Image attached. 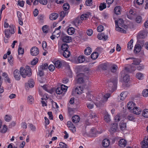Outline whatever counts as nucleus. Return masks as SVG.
I'll return each instance as SVG.
<instances>
[{"label":"nucleus","instance_id":"f257e3e1","mask_svg":"<svg viewBox=\"0 0 148 148\" xmlns=\"http://www.w3.org/2000/svg\"><path fill=\"white\" fill-rule=\"evenodd\" d=\"M20 73L18 70L16 69L14 72V77L16 80H19L20 79V75L23 78L26 77V76H30L32 75L31 69L28 66H27L25 69L23 67H21L20 69Z\"/></svg>","mask_w":148,"mask_h":148},{"label":"nucleus","instance_id":"f03ea898","mask_svg":"<svg viewBox=\"0 0 148 148\" xmlns=\"http://www.w3.org/2000/svg\"><path fill=\"white\" fill-rule=\"evenodd\" d=\"M116 30L120 32L125 34L126 32V29L128 26L123 24L124 21L121 18H119L118 21H115Z\"/></svg>","mask_w":148,"mask_h":148},{"label":"nucleus","instance_id":"7ed1b4c3","mask_svg":"<svg viewBox=\"0 0 148 148\" xmlns=\"http://www.w3.org/2000/svg\"><path fill=\"white\" fill-rule=\"evenodd\" d=\"M129 72H130V70L129 68L125 67V69L121 72V77L124 82H127L129 81V76L127 73Z\"/></svg>","mask_w":148,"mask_h":148},{"label":"nucleus","instance_id":"20e7f679","mask_svg":"<svg viewBox=\"0 0 148 148\" xmlns=\"http://www.w3.org/2000/svg\"><path fill=\"white\" fill-rule=\"evenodd\" d=\"M110 94L106 93L103 96L101 99L100 101H97L96 102V105L98 107H100L102 105V103L106 102L108 98L110 97Z\"/></svg>","mask_w":148,"mask_h":148},{"label":"nucleus","instance_id":"39448f33","mask_svg":"<svg viewBox=\"0 0 148 148\" xmlns=\"http://www.w3.org/2000/svg\"><path fill=\"white\" fill-rule=\"evenodd\" d=\"M118 75H116V76L113 79L112 81V93L115 91L117 89V82Z\"/></svg>","mask_w":148,"mask_h":148},{"label":"nucleus","instance_id":"423d86ee","mask_svg":"<svg viewBox=\"0 0 148 148\" xmlns=\"http://www.w3.org/2000/svg\"><path fill=\"white\" fill-rule=\"evenodd\" d=\"M31 55L33 56L37 55L39 53V50L38 48L36 47H34L31 48L30 51Z\"/></svg>","mask_w":148,"mask_h":148},{"label":"nucleus","instance_id":"0eeeda50","mask_svg":"<svg viewBox=\"0 0 148 148\" xmlns=\"http://www.w3.org/2000/svg\"><path fill=\"white\" fill-rule=\"evenodd\" d=\"M147 36V33L146 30H144L140 32L137 36L138 39L144 38Z\"/></svg>","mask_w":148,"mask_h":148},{"label":"nucleus","instance_id":"6e6552de","mask_svg":"<svg viewBox=\"0 0 148 148\" xmlns=\"http://www.w3.org/2000/svg\"><path fill=\"white\" fill-rule=\"evenodd\" d=\"M84 76L83 74H78L77 76V82L78 84L83 83L84 82Z\"/></svg>","mask_w":148,"mask_h":148},{"label":"nucleus","instance_id":"1a4fd4ad","mask_svg":"<svg viewBox=\"0 0 148 148\" xmlns=\"http://www.w3.org/2000/svg\"><path fill=\"white\" fill-rule=\"evenodd\" d=\"M142 148H147L148 147V136L145 137L142 142Z\"/></svg>","mask_w":148,"mask_h":148},{"label":"nucleus","instance_id":"9d476101","mask_svg":"<svg viewBox=\"0 0 148 148\" xmlns=\"http://www.w3.org/2000/svg\"><path fill=\"white\" fill-rule=\"evenodd\" d=\"M110 66V64L108 62H106L100 64L99 67L103 70H107Z\"/></svg>","mask_w":148,"mask_h":148},{"label":"nucleus","instance_id":"9b49d317","mask_svg":"<svg viewBox=\"0 0 148 148\" xmlns=\"http://www.w3.org/2000/svg\"><path fill=\"white\" fill-rule=\"evenodd\" d=\"M67 124L68 127L74 133L76 131L75 127L71 122L68 121L67 122Z\"/></svg>","mask_w":148,"mask_h":148},{"label":"nucleus","instance_id":"f8f14e48","mask_svg":"<svg viewBox=\"0 0 148 148\" xmlns=\"http://www.w3.org/2000/svg\"><path fill=\"white\" fill-rule=\"evenodd\" d=\"M34 82L33 80L32 79H30L28 81V83L25 84V87L26 88H28V86L30 88H32L34 86Z\"/></svg>","mask_w":148,"mask_h":148},{"label":"nucleus","instance_id":"ddd939ff","mask_svg":"<svg viewBox=\"0 0 148 148\" xmlns=\"http://www.w3.org/2000/svg\"><path fill=\"white\" fill-rule=\"evenodd\" d=\"M114 13L116 15L120 14L121 12V6H116L114 8Z\"/></svg>","mask_w":148,"mask_h":148},{"label":"nucleus","instance_id":"4468645a","mask_svg":"<svg viewBox=\"0 0 148 148\" xmlns=\"http://www.w3.org/2000/svg\"><path fill=\"white\" fill-rule=\"evenodd\" d=\"M110 144V140L107 139L105 138L103 139L102 143V146L105 147H108Z\"/></svg>","mask_w":148,"mask_h":148},{"label":"nucleus","instance_id":"2eb2a0df","mask_svg":"<svg viewBox=\"0 0 148 148\" xmlns=\"http://www.w3.org/2000/svg\"><path fill=\"white\" fill-rule=\"evenodd\" d=\"M127 92H122L120 95V96L118 97L119 101H123L127 96Z\"/></svg>","mask_w":148,"mask_h":148},{"label":"nucleus","instance_id":"dca6fc26","mask_svg":"<svg viewBox=\"0 0 148 148\" xmlns=\"http://www.w3.org/2000/svg\"><path fill=\"white\" fill-rule=\"evenodd\" d=\"M97 38L99 40H106L108 38L107 36H106L103 33H99L97 35Z\"/></svg>","mask_w":148,"mask_h":148},{"label":"nucleus","instance_id":"f3484780","mask_svg":"<svg viewBox=\"0 0 148 148\" xmlns=\"http://www.w3.org/2000/svg\"><path fill=\"white\" fill-rule=\"evenodd\" d=\"M135 103L132 101L129 102L127 104V107L128 109L132 110L135 107Z\"/></svg>","mask_w":148,"mask_h":148},{"label":"nucleus","instance_id":"a211bd4d","mask_svg":"<svg viewBox=\"0 0 148 148\" xmlns=\"http://www.w3.org/2000/svg\"><path fill=\"white\" fill-rule=\"evenodd\" d=\"M62 40L63 42L69 43L71 41V38L68 36H64L62 38Z\"/></svg>","mask_w":148,"mask_h":148},{"label":"nucleus","instance_id":"6ab92c4d","mask_svg":"<svg viewBox=\"0 0 148 148\" xmlns=\"http://www.w3.org/2000/svg\"><path fill=\"white\" fill-rule=\"evenodd\" d=\"M141 49V46L140 45L136 44L134 47V51L135 53H138L140 51Z\"/></svg>","mask_w":148,"mask_h":148},{"label":"nucleus","instance_id":"aec40b11","mask_svg":"<svg viewBox=\"0 0 148 148\" xmlns=\"http://www.w3.org/2000/svg\"><path fill=\"white\" fill-rule=\"evenodd\" d=\"M119 144L121 147H124L126 145L127 142L125 139H122L119 141Z\"/></svg>","mask_w":148,"mask_h":148},{"label":"nucleus","instance_id":"412c9836","mask_svg":"<svg viewBox=\"0 0 148 148\" xmlns=\"http://www.w3.org/2000/svg\"><path fill=\"white\" fill-rule=\"evenodd\" d=\"M58 13H51L49 16V18L51 20L56 19L58 16Z\"/></svg>","mask_w":148,"mask_h":148},{"label":"nucleus","instance_id":"4be33fe9","mask_svg":"<svg viewBox=\"0 0 148 148\" xmlns=\"http://www.w3.org/2000/svg\"><path fill=\"white\" fill-rule=\"evenodd\" d=\"M72 120L74 123H78L80 120L79 117L77 115H74L72 117Z\"/></svg>","mask_w":148,"mask_h":148},{"label":"nucleus","instance_id":"5701e85b","mask_svg":"<svg viewBox=\"0 0 148 148\" xmlns=\"http://www.w3.org/2000/svg\"><path fill=\"white\" fill-rule=\"evenodd\" d=\"M132 110L133 113L136 115H139L141 113V110L137 107H135Z\"/></svg>","mask_w":148,"mask_h":148},{"label":"nucleus","instance_id":"b1692460","mask_svg":"<svg viewBox=\"0 0 148 148\" xmlns=\"http://www.w3.org/2000/svg\"><path fill=\"white\" fill-rule=\"evenodd\" d=\"M62 54L64 58H67L70 56V53L69 50L65 51L62 52Z\"/></svg>","mask_w":148,"mask_h":148},{"label":"nucleus","instance_id":"393cba45","mask_svg":"<svg viewBox=\"0 0 148 148\" xmlns=\"http://www.w3.org/2000/svg\"><path fill=\"white\" fill-rule=\"evenodd\" d=\"M133 41L134 40L133 39H132L127 44V48L128 49L131 50L132 49L133 47Z\"/></svg>","mask_w":148,"mask_h":148},{"label":"nucleus","instance_id":"a878e982","mask_svg":"<svg viewBox=\"0 0 148 148\" xmlns=\"http://www.w3.org/2000/svg\"><path fill=\"white\" fill-rule=\"evenodd\" d=\"M83 90V89L81 86L77 87L75 89V92L77 94H80L82 93Z\"/></svg>","mask_w":148,"mask_h":148},{"label":"nucleus","instance_id":"bb28decb","mask_svg":"<svg viewBox=\"0 0 148 148\" xmlns=\"http://www.w3.org/2000/svg\"><path fill=\"white\" fill-rule=\"evenodd\" d=\"M92 52L91 48L90 47H87L84 50V53L86 55H90Z\"/></svg>","mask_w":148,"mask_h":148},{"label":"nucleus","instance_id":"cd10ccee","mask_svg":"<svg viewBox=\"0 0 148 148\" xmlns=\"http://www.w3.org/2000/svg\"><path fill=\"white\" fill-rule=\"evenodd\" d=\"M68 34L70 35L73 34L75 32V29L73 27H71L69 28L67 30Z\"/></svg>","mask_w":148,"mask_h":148},{"label":"nucleus","instance_id":"c85d7f7f","mask_svg":"<svg viewBox=\"0 0 148 148\" xmlns=\"http://www.w3.org/2000/svg\"><path fill=\"white\" fill-rule=\"evenodd\" d=\"M60 33L61 32L60 30H58L56 29L55 30L53 33V36H55L58 37L60 36Z\"/></svg>","mask_w":148,"mask_h":148},{"label":"nucleus","instance_id":"c756f323","mask_svg":"<svg viewBox=\"0 0 148 148\" xmlns=\"http://www.w3.org/2000/svg\"><path fill=\"white\" fill-rule=\"evenodd\" d=\"M118 125L117 123H113L112 126V130L113 132H116L118 129Z\"/></svg>","mask_w":148,"mask_h":148},{"label":"nucleus","instance_id":"7c9ffc66","mask_svg":"<svg viewBox=\"0 0 148 148\" xmlns=\"http://www.w3.org/2000/svg\"><path fill=\"white\" fill-rule=\"evenodd\" d=\"M61 47L62 52L68 50V49L69 48V47L68 45L66 44H63L62 45Z\"/></svg>","mask_w":148,"mask_h":148},{"label":"nucleus","instance_id":"2f4dec72","mask_svg":"<svg viewBox=\"0 0 148 148\" xmlns=\"http://www.w3.org/2000/svg\"><path fill=\"white\" fill-rule=\"evenodd\" d=\"M77 60L79 63H82L85 61V59L84 56H81L78 57Z\"/></svg>","mask_w":148,"mask_h":148},{"label":"nucleus","instance_id":"473e14b6","mask_svg":"<svg viewBox=\"0 0 148 148\" xmlns=\"http://www.w3.org/2000/svg\"><path fill=\"white\" fill-rule=\"evenodd\" d=\"M5 35L7 38L8 39L10 37L11 32L8 29H5L4 30Z\"/></svg>","mask_w":148,"mask_h":148},{"label":"nucleus","instance_id":"72a5a7b5","mask_svg":"<svg viewBox=\"0 0 148 148\" xmlns=\"http://www.w3.org/2000/svg\"><path fill=\"white\" fill-rule=\"evenodd\" d=\"M98 56V54L97 52L93 53L91 55V58L93 60H95L97 59Z\"/></svg>","mask_w":148,"mask_h":148},{"label":"nucleus","instance_id":"f704fd0d","mask_svg":"<svg viewBox=\"0 0 148 148\" xmlns=\"http://www.w3.org/2000/svg\"><path fill=\"white\" fill-rule=\"evenodd\" d=\"M121 119L120 114H118L114 118V120L116 123L119 122Z\"/></svg>","mask_w":148,"mask_h":148},{"label":"nucleus","instance_id":"c9c22d12","mask_svg":"<svg viewBox=\"0 0 148 148\" xmlns=\"http://www.w3.org/2000/svg\"><path fill=\"white\" fill-rule=\"evenodd\" d=\"M106 5L105 3H101L99 6V9L100 11L103 10L104 9L106 8Z\"/></svg>","mask_w":148,"mask_h":148},{"label":"nucleus","instance_id":"e433bc0d","mask_svg":"<svg viewBox=\"0 0 148 148\" xmlns=\"http://www.w3.org/2000/svg\"><path fill=\"white\" fill-rule=\"evenodd\" d=\"M140 62L141 61L139 59L134 58L133 60L132 64L135 65H138L140 64Z\"/></svg>","mask_w":148,"mask_h":148},{"label":"nucleus","instance_id":"4c0bfd02","mask_svg":"<svg viewBox=\"0 0 148 148\" xmlns=\"http://www.w3.org/2000/svg\"><path fill=\"white\" fill-rule=\"evenodd\" d=\"M118 67L115 64H113L112 65V73H115Z\"/></svg>","mask_w":148,"mask_h":148},{"label":"nucleus","instance_id":"58836bf2","mask_svg":"<svg viewBox=\"0 0 148 148\" xmlns=\"http://www.w3.org/2000/svg\"><path fill=\"white\" fill-rule=\"evenodd\" d=\"M136 77L139 79H142L143 78L144 76L142 73L139 72L136 74Z\"/></svg>","mask_w":148,"mask_h":148},{"label":"nucleus","instance_id":"ea45409f","mask_svg":"<svg viewBox=\"0 0 148 148\" xmlns=\"http://www.w3.org/2000/svg\"><path fill=\"white\" fill-rule=\"evenodd\" d=\"M68 12L67 11H62L60 14V16L61 18H63L64 16L67 15Z\"/></svg>","mask_w":148,"mask_h":148},{"label":"nucleus","instance_id":"a19ab883","mask_svg":"<svg viewBox=\"0 0 148 148\" xmlns=\"http://www.w3.org/2000/svg\"><path fill=\"white\" fill-rule=\"evenodd\" d=\"M27 101L29 103L32 104L34 101V99L32 96H29L27 98Z\"/></svg>","mask_w":148,"mask_h":148},{"label":"nucleus","instance_id":"79ce46f5","mask_svg":"<svg viewBox=\"0 0 148 148\" xmlns=\"http://www.w3.org/2000/svg\"><path fill=\"white\" fill-rule=\"evenodd\" d=\"M143 116L145 118H148V109L144 110L142 112Z\"/></svg>","mask_w":148,"mask_h":148},{"label":"nucleus","instance_id":"37998d69","mask_svg":"<svg viewBox=\"0 0 148 148\" xmlns=\"http://www.w3.org/2000/svg\"><path fill=\"white\" fill-rule=\"evenodd\" d=\"M54 65L56 68H60L62 66V63L60 61L57 60L55 62Z\"/></svg>","mask_w":148,"mask_h":148},{"label":"nucleus","instance_id":"c03bdc74","mask_svg":"<svg viewBox=\"0 0 148 148\" xmlns=\"http://www.w3.org/2000/svg\"><path fill=\"white\" fill-rule=\"evenodd\" d=\"M110 115H109L108 114H106L105 115L104 117V119L106 122L108 123L110 121Z\"/></svg>","mask_w":148,"mask_h":148},{"label":"nucleus","instance_id":"a18cd8bd","mask_svg":"<svg viewBox=\"0 0 148 148\" xmlns=\"http://www.w3.org/2000/svg\"><path fill=\"white\" fill-rule=\"evenodd\" d=\"M126 123L123 122H121L120 124V127L121 130L125 129L126 127Z\"/></svg>","mask_w":148,"mask_h":148},{"label":"nucleus","instance_id":"49530a36","mask_svg":"<svg viewBox=\"0 0 148 148\" xmlns=\"http://www.w3.org/2000/svg\"><path fill=\"white\" fill-rule=\"evenodd\" d=\"M142 94L144 97H148V89H146L144 90L142 92Z\"/></svg>","mask_w":148,"mask_h":148},{"label":"nucleus","instance_id":"de8ad7c7","mask_svg":"<svg viewBox=\"0 0 148 148\" xmlns=\"http://www.w3.org/2000/svg\"><path fill=\"white\" fill-rule=\"evenodd\" d=\"M62 87H58L56 90V92L57 94H60L63 92V90H62Z\"/></svg>","mask_w":148,"mask_h":148},{"label":"nucleus","instance_id":"09e8293b","mask_svg":"<svg viewBox=\"0 0 148 148\" xmlns=\"http://www.w3.org/2000/svg\"><path fill=\"white\" fill-rule=\"evenodd\" d=\"M63 7L64 10L65 11H66L69 8V5L68 3L64 4Z\"/></svg>","mask_w":148,"mask_h":148},{"label":"nucleus","instance_id":"8fccbe9b","mask_svg":"<svg viewBox=\"0 0 148 148\" xmlns=\"http://www.w3.org/2000/svg\"><path fill=\"white\" fill-rule=\"evenodd\" d=\"M89 15L87 14H82L80 18L81 20H86V18H88Z\"/></svg>","mask_w":148,"mask_h":148},{"label":"nucleus","instance_id":"3c124183","mask_svg":"<svg viewBox=\"0 0 148 148\" xmlns=\"http://www.w3.org/2000/svg\"><path fill=\"white\" fill-rule=\"evenodd\" d=\"M12 119V116L8 115H6L5 117V120L7 122H9Z\"/></svg>","mask_w":148,"mask_h":148},{"label":"nucleus","instance_id":"603ef678","mask_svg":"<svg viewBox=\"0 0 148 148\" xmlns=\"http://www.w3.org/2000/svg\"><path fill=\"white\" fill-rule=\"evenodd\" d=\"M38 59L37 58H35L31 62V64L32 65H35L38 63Z\"/></svg>","mask_w":148,"mask_h":148},{"label":"nucleus","instance_id":"864d4df0","mask_svg":"<svg viewBox=\"0 0 148 148\" xmlns=\"http://www.w3.org/2000/svg\"><path fill=\"white\" fill-rule=\"evenodd\" d=\"M86 97L89 101H91L93 99V97L92 95L88 93L87 94Z\"/></svg>","mask_w":148,"mask_h":148},{"label":"nucleus","instance_id":"5fc2aeb1","mask_svg":"<svg viewBox=\"0 0 148 148\" xmlns=\"http://www.w3.org/2000/svg\"><path fill=\"white\" fill-rule=\"evenodd\" d=\"M104 27L102 25L98 26L97 28V30L98 32H101L103 30Z\"/></svg>","mask_w":148,"mask_h":148},{"label":"nucleus","instance_id":"6e6d98bb","mask_svg":"<svg viewBox=\"0 0 148 148\" xmlns=\"http://www.w3.org/2000/svg\"><path fill=\"white\" fill-rule=\"evenodd\" d=\"M8 129L7 127L5 125H4L3 128L0 130V132L2 133H5Z\"/></svg>","mask_w":148,"mask_h":148},{"label":"nucleus","instance_id":"4d7b16f0","mask_svg":"<svg viewBox=\"0 0 148 148\" xmlns=\"http://www.w3.org/2000/svg\"><path fill=\"white\" fill-rule=\"evenodd\" d=\"M142 21V18L140 16H137L136 18V21L138 23H140Z\"/></svg>","mask_w":148,"mask_h":148},{"label":"nucleus","instance_id":"13d9d810","mask_svg":"<svg viewBox=\"0 0 148 148\" xmlns=\"http://www.w3.org/2000/svg\"><path fill=\"white\" fill-rule=\"evenodd\" d=\"M48 68V64L47 63H45L44 64H42L40 67V68L42 69H46Z\"/></svg>","mask_w":148,"mask_h":148},{"label":"nucleus","instance_id":"bf43d9fd","mask_svg":"<svg viewBox=\"0 0 148 148\" xmlns=\"http://www.w3.org/2000/svg\"><path fill=\"white\" fill-rule=\"evenodd\" d=\"M59 145L60 147L61 148H68L67 145L63 142H60Z\"/></svg>","mask_w":148,"mask_h":148},{"label":"nucleus","instance_id":"052dcab7","mask_svg":"<svg viewBox=\"0 0 148 148\" xmlns=\"http://www.w3.org/2000/svg\"><path fill=\"white\" fill-rule=\"evenodd\" d=\"M18 52L19 55H23L24 54V49L21 47H19L18 48Z\"/></svg>","mask_w":148,"mask_h":148},{"label":"nucleus","instance_id":"680f3d73","mask_svg":"<svg viewBox=\"0 0 148 148\" xmlns=\"http://www.w3.org/2000/svg\"><path fill=\"white\" fill-rule=\"evenodd\" d=\"M11 32V34H13L14 33V30L13 25H10L9 26V29H8Z\"/></svg>","mask_w":148,"mask_h":148},{"label":"nucleus","instance_id":"e2e57ef3","mask_svg":"<svg viewBox=\"0 0 148 148\" xmlns=\"http://www.w3.org/2000/svg\"><path fill=\"white\" fill-rule=\"evenodd\" d=\"M44 16L40 14L38 16V18L40 22L42 23L43 22V19Z\"/></svg>","mask_w":148,"mask_h":148},{"label":"nucleus","instance_id":"0e129e2a","mask_svg":"<svg viewBox=\"0 0 148 148\" xmlns=\"http://www.w3.org/2000/svg\"><path fill=\"white\" fill-rule=\"evenodd\" d=\"M38 75L40 77L43 75L44 73L42 69L40 68L39 69Z\"/></svg>","mask_w":148,"mask_h":148},{"label":"nucleus","instance_id":"69168bd1","mask_svg":"<svg viewBox=\"0 0 148 148\" xmlns=\"http://www.w3.org/2000/svg\"><path fill=\"white\" fill-rule=\"evenodd\" d=\"M40 3L43 5H46L48 3L47 0H39Z\"/></svg>","mask_w":148,"mask_h":148},{"label":"nucleus","instance_id":"338daca9","mask_svg":"<svg viewBox=\"0 0 148 148\" xmlns=\"http://www.w3.org/2000/svg\"><path fill=\"white\" fill-rule=\"evenodd\" d=\"M42 30L44 33L47 32L48 30L47 26L46 25L42 27Z\"/></svg>","mask_w":148,"mask_h":148},{"label":"nucleus","instance_id":"774afa93","mask_svg":"<svg viewBox=\"0 0 148 148\" xmlns=\"http://www.w3.org/2000/svg\"><path fill=\"white\" fill-rule=\"evenodd\" d=\"M135 1L138 5H140L143 3L144 0H135L134 2Z\"/></svg>","mask_w":148,"mask_h":148}]
</instances>
